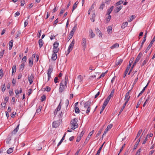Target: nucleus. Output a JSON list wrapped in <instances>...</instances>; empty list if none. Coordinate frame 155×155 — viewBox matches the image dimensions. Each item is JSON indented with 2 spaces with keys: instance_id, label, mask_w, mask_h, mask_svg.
<instances>
[{
  "instance_id": "f257e3e1",
  "label": "nucleus",
  "mask_w": 155,
  "mask_h": 155,
  "mask_svg": "<svg viewBox=\"0 0 155 155\" xmlns=\"http://www.w3.org/2000/svg\"><path fill=\"white\" fill-rule=\"evenodd\" d=\"M68 77H65L64 81H62L60 84V87L59 89V92H62L64 89L65 87H67V83L68 81Z\"/></svg>"
},
{
  "instance_id": "f03ea898",
  "label": "nucleus",
  "mask_w": 155,
  "mask_h": 155,
  "mask_svg": "<svg viewBox=\"0 0 155 155\" xmlns=\"http://www.w3.org/2000/svg\"><path fill=\"white\" fill-rule=\"evenodd\" d=\"M91 102L89 101L86 102L84 104V107L82 106L80 107L81 110L83 112H85L86 110V113L88 114L91 110V108L90 107Z\"/></svg>"
},
{
  "instance_id": "7ed1b4c3",
  "label": "nucleus",
  "mask_w": 155,
  "mask_h": 155,
  "mask_svg": "<svg viewBox=\"0 0 155 155\" xmlns=\"http://www.w3.org/2000/svg\"><path fill=\"white\" fill-rule=\"evenodd\" d=\"M74 40H73L71 42V43L68 47V49L67 51L66 52L65 54L66 55L69 54L70 52L72 51L73 49V47L74 46Z\"/></svg>"
},
{
  "instance_id": "20e7f679",
  "label": "nucleus",
  "mask_w": 155,
  "mask_h": 155,
  "mask_svg": "<svg viewBox=\"0 0 155 155\" xmlns=\"http://www.w3.org/2000/svg\"><path fill=\"white\" fill-rule=\"evenodd\" d=\"M81 45L83 50L84 51L87 47V39L86 38H82L81 41Z\"/></svg>"
},
{
  "instance_id": "39448f33",
  "label": "nucleus",
  "mask_w": 155,
  "mask_h": 155,
  "mask_svg": "<svg viewBox=\"0 0 155 155\" xmlns=\"http://www.w3.org/2000/svg\"><path fill=\"white\" fill-rule=\"evenodd\" d=\"M133 59H131L130 61V63L128 66H127V68L126 69V70L125 72V75L124 76V77H125L126 76V74H127L128 71L129 70L131 66V63L133 62Z\"/></svg>"
},
{
  "instance_id": "423d86ee",
  "label": "nucleus",
  "mask_w": 155,
  "mask_h": 155,
  "mask_svg": "<svg viewBox=\"0 0 155 155\" xmlns=\"http://www.w3.org/2000/svg\"><path fill=\"white\" fill-rule=\"evenodd\" d=\"M19 124L13 130L12 132V135H13L16 134L17 132L18 131L19 129Z\"/></svg>"
},
{
  "instance_id": "0eeeda50",
  "label": "nucleus",
  "mask_w": 155,
  "mask_h": 155,
  "mask_svg": "<svg viewBox=\"0 0 155 155\" xmlns=\"http://www.w3.org/2000/svg\"><path fill=\"white\" fill-rule=\"evenodd\" d=\"M142 54L141 53H140L138 55H137V58H136V59L135 60V61L133 64H135V65L136 64V63H137L139 60H140V58L141 55H142Z\"/></svg>"
},
{
  "instance_id": "6e6552de",
  "label": "nucleus",
  "mask_w": 155,
  "mask_h": 155,
  "mask_svg": "<svg viewBox=\"0 0 155 155\" xmlns=\"http://www.w3.org/2000/svg\"><path fill=\"white\" fill-rule=\"evenodd\" d=\"M130 98V96L128 94V93H127L125 95L124 100L125 101V103L127 104Z\"/></svg>"
},
{
  "instance_id": "1a4fd4ad",
  "label": "nucleus",
  "mask_w": 155,
  "mask_h": 155,
  "mask_svg": "<svg viewBox=\"0 0 155 155\" xmlns=\"http://www.w3.org/2000/svg\"><path fill=\"white\" fill-rule=\"evenodd\" d=\"M34 78V76L32 74H31L30 76H28V80L29 82V83L30 84H31L33 81V80Z\"/></svg>"
},
{
  "instance_id": "9d476101",
  "label": "nucleus",
  "mask_w": 155,
  "mask_h": 155,
  "mask_svg": "<svg viewBox=\"0 0 155 155\" xmlns=\"http://www.w3.org/2000/svg\"><path fill=\"white\" fill-rule=\"evenodd\" d=\"M113 96V95H111V94H110L109 95L107 98L105 100V101H104V102L105 103L108 104V103L109 102L110 99Z\"/></svg>"
},
{
  "instance_id": "9b49d317",
  "label": "nucleus",
  "mask_w": 155,
  "mask_h": 155,
  "mask_svg": "<svg viewBox=\"0 0 155 155\" xmlns=\"http://www.w3.org/2000/svg\"><path fill=\"white\" fill-rule=\"evenodd\" d=\"M89 33V36L91 38H93L95 36V35L92 29L90 30Z\"/></svg>"
},
{
  "instance_id": "f8f14e48",
  "label": "nucleus",
  "mask_w": 155,
  "mask_h": 155,
  "mask_svg": "<svg viewBox=\"0 0 155 155\" xmlns=\"http://www.w3.org/2000/svg\"><path fill=\"white\" fill-rule=\"evenodd\" d=\"M33 58L32 57H30L29 58V65L31 67L32 66L33 64Z\"/></svg>"
},
{
  "instance_id": "ddd939ff",
  "label": "nucleus",
  "mask_w": 155,
  "mask_h": 155,
  "mask_svg": "<svg viewBox=\"0 0 155 155\" xmlns=\"http://www.w3.org/2000/svg\"><path fill=\"white\" fill-rule=\"evenodd\" d=\"M58 125L59 124L58 123V122L56 121L53 122L52 124V126L53 127H57L58 126Z\"/></svg>"
},
{
  "instance_id": "4468645a",
  "label": "nucleus",
  "mask_w": 155,
  "mask_h": 155,
  "mask_svg": "<svg viewBox=\"0 0 155 155\" xmlns=\"http://www.w3.org/2000/svg\"><path fill=\"white\" fill-rule=\"evenodd\" d=\"M77 121H78L77 119L76 118H74L71 121V125H72V124H78L77 123Z\"/></svg>"
},
{
  "instance_id": "2eb2a0df",
  "label": "nucleus",
  "mask_w": 155,
  "mask_h": 155,
  "mask_svg": "<svg viewBox=\"0 0 155 155\" xmlns=\"http://www.w3.org/2000/svg\"><path fill=\"white\" fill-rule=\"evenodd\" d=\"M119 46V44L117 43H116L114 45H113L112 46H111L110 48L112 49L115 48H117Z\"/></svg>"
},
{
  "instance_id": "dca6fc26",
  "label": "nucleus",
  "mask_w": 155,
  "mask_h": 155,
  "mask_svg": "<svg viewBox=\"0 0 155 155\" xmlns=\"http://www.w3.org/2000/svg\"><path fill=\"white\" fill-rule=\"evenodd\" d=\"M149 57H147L144 60V61H143L141 66H144V65H145L148 62V60H149Z\"/></svg>"
},
{
  "instance_id": "f3484780",
  "label": "nucleus",
  "mask_w": 155,
  "mask_h": 155,
  "mask_svg": "<svg viewBox=\"0 0 155 155\" xmlns=\"http://www.w3.org/2000/svg\"><path fill=\"white\" fill-rule=\"evenodd\" d=\"M122 6L117 7L114 10V11L116 13H117L122 9Z\"/></svg>"
},
{
  "instance_id": "a211bd4d",
  "label": "nucleus",
  "mask_w": 155,
  "mask_h": 155,
  "mask_svg": "<svg viewBox=\"0 0 155 155\" xmlns=\"http://www.w3.org/2000/svg\"><path fill=\"white\" fill-rule=\"evenodd\" d=\"M107 105V104L105 103L104 102L103 105L102 106V107L101 108V111L100 112V114H101L102 113V112L104 110V109L105 107L106 106V105Z\"/></svg>"
},
{
  "instance_id": "6ab92c4d",
  "label": "nucleus",
  "mask_w": 155,
  "mask_h": 155,
  "mask_svg": "<svg viewBox=\"0 0 155 155\" xmlns=\"http://www.w3.org/2000/svg\"><path fill=\"white\" fill-rule=\"evenodd\" d=\"M61 102L60 103H59V105L58 106L57 108L55 110V112L56 111V113H57V112L59 111L61 108Z\"/></svg>"
},
{
  "instance_id": "aec40b11",
  "label": "nucleus",
  "mask_w": 155,
  "mask_h": 155,
  "mask_svg": "<svg viewBox=\"0 0 155 155\" xmlns=\"http://www.w3.org/2000/svg\"><path fill=\"white\" fill-rule=\"evenodd\" d=\"M38 43L39 47L41 48L43 46L44 43L43 40L42 39H40L38 41Z\"/></svg>"
},
{
  "instance_id": "412c9836",
  "label": "nucleus",
  "mask_w": 155,
  "mask_h": 155,
  "mask_svg": "<svg viewBox=\"0 0 155 155\" xmlns=\"http://www.w3.org/2000/svg\"><path fill=\"white\" fill-rule=\"evenodd\" d=\"M71 128L72 130H74L78 127V124H72L71 125Z\"/></svg>"
},
{
  "instance_id": "4be33fe9",
  "label": "nucleus",
  "mask_w": 155,
  "mask_h": 155,
  "mask_svg": "<svg viewBox=\"0 0 155 155\" xmlns=\"http://www.w3.org/2000/svg\"><path fill=\"white\" fill-rule=\"evenodd\" d=\"M57 58V54L55 53H53L52 54V56L51 58L53 60H55Z\"/></svg>"
},
{
  "instance_id": "5701e85b",
  "label": "nucleus",
  "mask_w": 155,
  "mask_h": 155,
  "mask_svg": "<svg viewBox=\"0 0 155 155\" xmlns=\"http://www.w3.org/2000/svg\"><path fill=\"white\" fill-rule=\"evenodd\" d=\"M128 25V23L127 22H125L123 23L122 25L121 26V28H124L126 27Z\"/></svg>"
},
{
  "instance_id": "b1692460",
  "label": "nucleus",
  "mask_w": 155,
  "mask_h": 155,
  "mask_svg": "<svg viewBox=\"0 0 155 155\" xmlns=\"http://www.w3.org/2000/svg\"><path fill=\"white\" fill-rule=\"evenodd\" d=\"M16 68L15 65H14L12 68V74L13 75V73H15L16 71Z\"/></svg>"
},
{
  "instance_id": "393cba45",
  "label": "nucleus",
  "mask_w": 155,
  "mask_h": 155,
  "mask_svg": "<svg viewBox=\"0 0 155 155\" xmlns=\"http://www.w3.org/2000/svg\"><path fill=\"white\" fill-rule=\"evenodd\" d=\"M123 61V60L120 59L116 61V65L118 66V65L120 64Z\"/></svg>"
},
{
  "instance_id": "a878e982",
  "label": "nucleus",
  "mask_w": 155,
  "mask_h": 155,
  "mask_svg": "<svg viewBox=\"0 0 155 155\" xmlns=\"http://www.w3.org/2000/svg\"><path fill=\"white\" fill-rule=\"evenodd\" d=\"M53 71V68L51 67H50L48 70V74L51 75V73Z\"/></svg>"
},
{
  "instance_id": "bb28decb",
  "label": "nucleus",
  "mask_w": 155,
  "mask_h": 155,
  "mask_svg": "<svg viewBox=\"0 0 155 155\" xmlns=\"http://www.w3.org/2000/svg\"><path fill=\"white\" fill-rule=\"evenodd\" d=\"M107 31L108 32V34L109 33H111L112 32V28L111 27V26H108L107 29Z\"/></svg>"
},
{
  "instance_id": "cd10ccee",
  "label": "nucleus",
  "mask_w": 155,
  "mask_h": 155,
  "mask_svg": "<svg viewBox=\"0 0 155 155\" xmlns=\"http://www.w3.org/2000/svg\"><path fill=\"white\" fill-rule=\"evenodd\" d=\"M77 25L76 24L72 28V30L71 31L73 33H74V32L77 29Z\"/></svg>"
},
{
  "instance_id": "c85d7f7f",
  "label": "nucleus",
  "mask_w": 155,
  "mask_h": 155,
  "mask_svg": "<svg viewBox=\"0 0 155 155\" xmlns=\"http://www.w3.org/2000/svg\"><path fill=\"white\" fill-rule=\"evenodd\" d=\"M13 151V149L12 148H9L7 151V153L10 154Z\"/></svg>"
},
{
  "instance_id": "c756f323",
  "label": "nucleus",
  "mask_w": 155,
  "mask_h": 155,
  "mask_svg": "<svg viewBox=\"0 0 155 155\" xmlns=\"http://www.w3.org/2000/svg\"><path fill=\"white\" fill-rule=\"evenodd\" d=\"M78 4V2L77 1L76 2L73 6L72 12L77 8V5Z\"/></svg>"
},
{
  "instance_id": "7c9ffc66",
  "label": "nucleus",
  "mask_w": 155,
  "mask_h": 155,
  "mask_svg": "<svg viewBox=\"0 0 155 155\" xmlns=\"http://www.w3.org/2000/svg\"><path fill=\"white\" fill-rule=\"evenodd\" d=\"M13 41L12 40L10 41L9 42V49L10 50L13 46Z\"/></svg>"
},
{
  "instance_id": "2f4dec72",
  "label": "nucleus",
  "mask_w": 155,
  "mask_h": 155,
  "mask_svg": "<svg viewBox=\"0 0 155 155\" xmlns=\"http://www.w3.org/2000/svg\"><path fill=\"white\" fill-rule=\"evenodd\" d=\"M140 138H139L137 140V141L136 142L135 145H134V150L137 147V146L138 145L139 143L140 142Z\"/></svg>"
},
{
  "instance_id": "473e14b6",
  "label": "nucleus",
  "mask_w": 155,
  "mask_h": 155,
  "mask_svg": "<svg viewBox=\"0 0 155 155\" xmlns=\"http://www.w3.org/2000/svg\"><path fill=\"white\" fill-rule=\"evenodd\" d=\"M150 139L149 137L148 136V135H147V137H146L145 139H144V140H143L142 144H145L146 142Z\"/></svg>"
},
{
  "instance_id": "72a5a7b5",
  "label": "nucleus",
  "mask_w": 155,
  "mask_h": 155,
  "mask_svg": "<svg viewBox=\"0 0 155 155\" xmlns=\"http://www.w3.org/2000/svg\"><path fill=\"white\" fill-rule=\"evenodd\" d=\"M41 108L42 107L41 106H39L38 107V108L37 109L36 113H40L41 111Z\"/></svg>"
},
{
  "instance_id": "f704fd0d",
  "label": "nucleus",
  "mask_w": 155,
  "mask_h": 155,
  "mask_svg": "<svg viewBox=\"0 0 155 155\" xmlns=\"http://www.w3.org/2000/svg\"><path fill=\"white\" fill-rule=\"evenodd\" d=\"M59 43L57 42H55L53 44V48H58V46Z\"/></svg>"
},
{
  "instance_id": "c9c22d12",
  "label": "nucleus",
  "mask_w": 155,
  "mask_h": 155,
  "mask_svg": "<svg viewBox=\"0 0 155 155\" xmlns=\"http://www.w3.org/2000/svg\"><path fill=\"white\" fill-rule=\"evenodd\" d=\"M142 130H140L138 131V132L137 134V136L135 138V140L140 136V134L142 132Z\"/></svg>"
},
{
  "instance_id": "e433bc0d",
  "label": "nucleus",
  "mask_w": 155,
  "mask_h": 155,
  "mask_svg": "<svg viewBox=\"0 0 155 155\" xmlns=\"http://www.w3.org/2000/svg\"><path fill=\"white\" fill-rule=\"evenodd\" d=\"M3 76V71L2 69L0 70V79L2 78Z\"/></svg>"
},
{
  "instance_id": "4c0bfd02",
  "label": "nucleus",
  "mask_w": 155,
  "mask_h": 155,
  "mask_svg": "<svg viewBox=\"0 0 155 155\" xmlns=\"http://www.w3.org/2000/svg\"><path fill=\"white\" fill-rule=\"evenodd\" d=\"M74 34V33H73L72 32H70L68 37V38L69 39V40H70L72 38V36H73Z\"/></svg>"
},
{
  "instance_id": "58836bf2",
  "label": "nucleus",
  "mask_w": 155,
  "mask_h": 155,
  "mask_svg": "<svg viewBox=\"0 0 155 155\" xmlns=\"http://www.w3.org/2000/svg\"><path fill=\"white\" fill-rule=\"evenodd\" d=\"M103 144L101 146V147L100 148L99 150L97 151V153L95 154V155H99V154L100 153L101 151L102 148V147L103 146Z\"/></svg>"
},
{
  "instance_id": "ea45409f",
  "label": "nucleus",
  "mask_w": 155,
  "mask_h": 155,
  "mask_svg": "<svg viewBox=\"0 0 155 155\" xmlns=\"http://www.w3.org/2000/svg\"><path fill=\"white\" fill-rule=\"evenodd\" d=\"M126 104H127V103H124V104H123V106L121 108V109L120 110V112H119V114H120V113L123 110V109H124V108L125 107Z\"/></svg>"
},
{
  "instance_id": "a19ab883",
  "label": "nucleus",
  "mask_w": 155,
  "mask_h": 155,
  "mask_svg": "<svg viewBox=\"0 0 155 155\" xmlns=\"http://www.w3.org/2000/svg\"><path fill=\"white\" fill-rule=\"evenodd\" d=\"M58 50H59V49L58 48H53V53L56 54V53H57L58 52Z\"/></svg>"
},
{
  "instance_id": "79ce46f5",
  "label": "nucleus",
  "mask_w": 155,
  "mask_h": 155,
  "mask_svg": "<svg viewBox=\"0 0 155 155\" xmlns=\"http://www.w3.org/2000/svg\"><path fill=\"white\" fill-rule=\"evenodd\" d=\"M75 112L76 113L78 114L80 112V110L79 108L78 107H75Z\"/></svg>"
},
{
  "instance_id": "37998d69",
  "label": "nucleus",
  "mask_w": 155,
  "mask_h": 155,
  "mask_svg": "<svg viewBox=\"0 0 155 155\" xmlns=\"http://www.w3.org/2000/svg\"><path fill=\"white\" fill-rule=\"evenodd\" d=\"M113 124H110L107 126V129L109 130L111 128Z\"/></svg>"
},
{
  "instance_id": "c03bdc74",
  "label": "nucleus",
  "mask_w": 155,
  "mask_h": 155,
  "mask_svg": "<svg viewBox=\"0 0 155 155\" xmlns=\"http://www.w3.org/2000/svg\"><path fill=\"white\" fill-rule=\"evenodd\" d=\"M90 137H87L84 141V143L86 144L88 141L89 140H90Z\"/></svg>"
},
{
  "instance_id": "a18cd8bd",
  "label": "nucleus",
  "mask_w": 155,
  "mask_h": 155,
  "mask_svg": "<svg viewBox=\"0 0 155 155\" xmlns=\"http://www.w3.org/2000/svg\"><path fill=\"white\" fill-rule=\"evenodd\" d=\"M111 18V16L110 15H109L107 17L106 21H107V22H108L109 21Z\"/></svg>"
},
{
  "instance_id": "49530a36",
  "label": "nucleus",
  "mask_w": 155,
  "mask_h": 155,
  "mask_svg": "<svg viewBox=\"0 0 155 155\" xmlns=\"http://www.w3.org/2000/svg\"><path fill=\"white\" fill-rule=\"evenodd\" d=\"M152 46V45H149L148 47L147 48V49H146V50L145 51V52L146 53L150 49L151 47Z\"/></svg>"
},
{
  "instance_id": "de8ad7c7",
  "label": "nucleus",
  "mask_w": 155,
  "mask_h": 155,
  "mask_svg": "<svg viewBox=\"0 0 155 155\" xmlns=\"http://www.w3.org/2000/svg\"><path fill=\"white\" fill-rule=\"evenodd\" d=\"M46 99V97L45 95H43L41 97V101L43 102L45 101Z\"/></svg>"
},
{
  "instance_id": "09e8293b",
  "label": "nucleus",
  "mask_w": 155,
  "mask_h": 155,
  "mask_svg": "<svg viewBox=\"0 0 155 155\" xmlns=\"http://www.w3.org/2000/svg\"><path fill=\"white\" fill-rule=\"evenodd\" d=\"M26 60H27L26 56H25L22 58V61H21L22 63L24 62V63H25L26 62Z\"/></svg>"
},
{
  "instance_id": "8fccbe9b",
  "label": "nucleus",
  "mask_w": 155,
  "mask_h": 155,
  "mask_svg": "<svg viewBox=\"0 0 155 155\" xmlns=\"http://www.w3.org/2000/svg\"><path fill=\"white\" fill-rule=\"evenodd\" d=\"M123 2L122 1H120L116 3V6L119 5L123 3Z\"/></svg>"
},
{
  "instance_id": "3c124183",
  "label": "nucleus",
  "mask_w": 155,
  "mask_h": 155,
  "mask_svg": "<svg viewBox=\"0 0 155 155\" xmlns=\"http://www.w3.org/2000/svg\"><path fill=\"white\" fill-rule=\"evenodd\" d=\"M105 5V4L104 3V2H102L101 5H100L99 8L100 9H103Z\"/></svg>"
},
{
  "instance_id": "603ef678",
  "label": "nucleus",
  "mask_w": 155,
  "mask_h": 155,
  "mask_svg": "<svg viewBox=\"0 0 155 155\" xmlns=\"http://www.w3.org/2000/svg\"><path fill=\"white\" fill-rule=\"evenodd\" d=\"M5 90V86L4 84L2 86V91H4Z\"/></svg>"
},
{
  "instance_id": "864d4df0",
  "label": "nucleus",
  "mask_w": 155,
  "mask_h": 155,
  "mask_svg": "<svg viewBox=\"0 0 155 155\" xmlns=\"http://www.w3.org/2000/svg\"><path fill=\"white\" fill-rule=\"evenodd\" d=\"M94 132V130H93L91 132L89 133L88 136L87 137H91V135L93 134Z\"/></svg>"
},
{
  "instance_id": "5fc2aeb1",
  "label": "nucleus",
  "mask_w": 155,
  "mask_h": 155,
  "mask_svg": "<svg viewBox=\"0 0 155 155\" xmlns=\"http://www.w3.org/2000/svg\"><path fill=\"white\" fill-rule=\"evenodd\" d=\"M95 5V4L94 3H93L92 5V6L90 7L89 10L90 11L93 10L94 8V6Z\"/></svg>"
},
{
  "instance_id": "6e6d98bb",
  "label": "nucleus",
  "mask_w": 155,
  "mask_h": 155,
  "mask_svg": "<svg viewBox=\"0 0 155 155\" xmlns=\"http://www.w3.org/2000/svg\"><path fill=\"white\" fill-rule=\"evenodd\" d=\"M138 80V77L136 78L134 81L133 84V86H134V85L136 84V83L137 81Z\"/></svg>"
},
{
  "instance_id": "4d7b16f0",
  "label": "nucleus",
  "mask_w": 155,
  "mask_h": 155,
  "mask_svg": "<svg viewBox=\"0 0 155 155\" xmlns=\"http://www.w3.org/2000/svg\"><path fill=\"white\" fill-rule=\"evenodd\" d=\"M25 4V1L24 0H22L21 2V6H23Z\"/></svg>"
},
{
  "instance_id": "13d9d810",
  "label": "nucleus",
  "mask_w": 155,
  "mask_h": 155,
  "mask_svg": "<svg viewBox=\"0 0 155 155\" xmlns=\"http://www.w3.org/2000/svg\"><path fill=\"white\" fill-rule=\"evenodd\" d=\"M146 40L143 39V41H142V42L141 43V45L140 46V49H141L142 48L143 45L144 44V42H145V41H146Z\"/></svg>"
},
{
  "instance_id": "bf43d9fd",
  "label": "nucleus",
  "mask_w": 155,
  "mask_h": 155,
  "mask_svg": "<svg viewBox=\"0 0 155 155\" xmlns=\"http://www.w3.org/2000/svg\"><path fill=\"white\" fill-rule=\"evenodd\" d=\"M32 90L31 89H29L28 92V95L29 96L32 93Z\"/></svg>"
},
{
  "instance_id": "052dcab7",
  "label": "nucleus",
  "mask_w": 155,
  "mask_h": 155,
  "mask_svg": "<svg viewBox=\"0 0 155 155\" xmlns=\"http://www.w3.org/2000/svg\"><path fill=\"white\" fill-rule=\"evenodd\" d=\"M65 103L66 105V107H67L68 106L69 104V101L68 100V99L66 100L65 101Z\"/></svg>"
},
{
  "instance_id": "680f3d73",
  "label": "nucleus",
  "mask_w": 155,
  "mask_h": 155,
  "mask_svg": "<svg viewBox=\"0 0 155 155\" xmlns=\"http://www.w3.org/2000/svg\"><path fill=\"white\" fill-rule=\"evenodd\" d=\"M25 67V63L24 62L22 63L21 64L20 66V69H23Z\"/></svg>"
},
{
  "instance_id": "e2e57ef3",
  "label": "nucleus",
  "mask_w": 155,
  "mask_h": 155,
  "mask_svg": "<svg viewBox=\"0 0 155 155\" xmlns=\"http://www.w3.org/2000/svg\"><path fill=\"white\" fill-rule=\"evenodd\" d=\"M45 90L47 91H49L51 90V88L48 86L46 87Z\"/></svg>"
},
{
  "instance_id": "0e129e2a",
  "label": "nucleus",
  "mask_w": 155,
  "mask_h": 155,
  "mask_svg": "<svg viewBox=\"0 0 155 155\" xmlns=\"http://www.w3.org/2000/svg\"><path fill=\"white\" fill-rule=\"evenodd\" d=\"M64 140V139L62 138L61 139V140L58 143L57 146H59L61 144V143L63 142Z\"/></svg>"
},
{
  "instance_id": "69168bd1",
  "label": "nucleus",
  "mask_w": 155,
  "mask_h": 155,
  "mask_svg": "<svg viewBox=\"0 0 155 155\" xmlns=\"http://www.w3.org/2000/svg\"><path fill=\"white\" fill-rule=\"evenodd\" d=\"M81 138L80 137H79L78 136L77 137L76 142H78L81 140Z\"/></svg>"
},
{
  "instance_id": "338daca9",
  "label": "nucleus",
  "mask_w": 155,
  "mask_h": 155,
  "mask_svg": "<svg viewBox=\"0 0 155 155\" xmlns=\"http://www.w3.org/2000/svg\"><path fill=\"white\" fill-rule=\"evenodd\" d=\"M16 81V79L13 78L12 81V83L14 85H15V84Z\"/></svg>"
},
{
  "instance_id": "774afa93",
  "label": "nucleus",
  "mask_w": 155,
  "mask_h": 155,
  "mask_svg": "<svg viewBox=\"0 0 155 155\" xmlns=\"http://www.w3.org/2000/svg\"><path fill=\"white\" fill-rule=\"evenodd\" d=\"M154 152V150H151L149 152L148 155H152Z\"/></svg>"
}]
</instances>
